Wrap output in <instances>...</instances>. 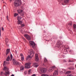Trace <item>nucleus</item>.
<instances>
[{"mask_svg": "<svg viewBox=\"0 0 76 76\" xmlns=\"http://www.w3.org/2000/svg\"><path fill=\"white\" fill-rule=\"evenodd\" d=\"M3 70L5 71V72L4 73V75H5V76H7V75L9 74V71L8 70V68H7V66H4Z\"/></svg>", "mask_w": 76, "mask_h": 76, "instance_id": "f257e3e1", "label": "nucleus"}, {"mask_svg": "<svg viewBox=\"0 0 76 76\" xmlns=\"http://www.w3.org/2000/svg\"><path fill=\"white\" fill-rule=\"evenodd\" d=\"M31 64L30 63H26L25 64V68L26 69H29L31 68V66L30 65Z\"/></svg>", "mask_w": 76, "mask_h": 76, "instance_id": "f03ea898", "label": "nucleus"}, {"mask_svg": "<svg viewBox=\"0 0 76 76\" xmlns=\"http://www.w3.org/2000/svg\"><path fill=\"white\" fill-rule=\"evenodd\" d=\"M29 42L30 45L32 46V48L34 49L35 48V45H36L35 43L32 41H30Z\"/></svg>", "mask_w": 76, "mask_h": 76, "instance_id": "7ed1b4c3", "label": "nucleus"}, {"mask_svg": "<svg viewBox=\"0 0 76 76\" xmlns=\"http://www.w3.org/2000/svg\"><path fill=\"white\" fill-rule=\"evenodd\" d=\"M24 36L25 37V38H26L27 39H28V40L29 41L31 40V37H30V36L29 35L27 34H25L24 35Z\"/></svg>", "mask_w": 76, "mask_h": 76, "instance_id": "20e7f679", "label": "nucleus"}, {"mask_svg": "<svg viewBox=\"0 0 76 76\" xmlns=\"http://www.w3.org/2000/svg\"><path fill=\"white\" fill-rule=\"evenodd\" d=\"M19 0H16L14 2V5L15 7H17L19 6Z\"/></svg>", "mask_w": 76, "mask_h": 76, "instance_id": "39448f33", "label": "nucleus"}, {"mask_svg": "<svg viewBox=\"0 0 76 76\" xmlns=\"http://www.w3.org/2000/svg\"><path fill=\"white\" fill-rule=\"evenodd\" d=\"M47 70V69L43 68H41V69H40V71L41 72H42V73H45Z\"/></svg>", "mask_w": 76, "mask_h": 76, "instance_id": "423d86ee", "label": "nucleus"}, {"mask_svg": "<svg viewBox=\"0 0 76 76\" xmlns=\"http://www.w3.org/2000/svg\"><path fill=\"white\" fill-rule=\"evenodd\" d=\"M57 47H58V48H60V45H61L62 44H63V42H61V41H59L58 42L57 44Z\"/></svg>", "mask_w": 76, "mask_h": 76, "instance_id": "0eeeda50", "label": "nucleus"}, {"mask_svg": "<svg viewBox=\"0 0 76 76\" xmlns=\"http://www.w3.org/2000/svg\"><path fill=\"white\" fill-rule=\"evenodd\" d=\"M12 62L15 65H17L19 63L17 61H16V60L15 59H12Z\"/></svg>", "mask_w": 76, "mask_h": 76, "instance_id": "6e6552de", "label": "nucleus"}, {"mask_svg": "<svg viewBox=\"0 0 76 76\" xmlns=\"http://www.w3.org/2000/svg\"><path fill=\"white\" fill-rule=\"evenodd\" d=\"M28 52L30 53L31 55H32V56H34V51L32 50V49L28 51Z\"/></svg>", "mask_w": 76, "mask_h": 76, "instance_id": "1a4fd4ad", "label": "nucleus"}, {"mask_svg": "<svg viewBox=\"0 0 76 76\" xmlns=\"http://www.w3.org/2000/svg\"><path fill=\"white\" fill-rule=\"evenodd\" d=\"M56 69V67L54 66H52V67H50V69H48V72H52V70H54Z\"/></svg>", "mask_w": 76, "mask_h": 76, "instance_id": "9d476101", "label": "nucleus"}, {"mask_svg": "<svg viewBox=\"0 0 76 76\" xmlns=\"http://www.w3.org/2000/svg\"><path fill=\"white\" fill-rule=\"evenodd\" d=\"M35 60L37 61H38L39 60V58H38V54H36L35 56Z\"/></svg>", "mask_w": 76, "mask_h": 76, "instance_id": "9b49d317", "label": "nucleus"}, {"mask_svg": "<svg viewBox=\"0 0 76 76\" xmlns=\"http://www.w3.org/2000/svg\"><path fill=\"white\" fill-rule=\"evenodd\" d=\"M19 24L21 25V27H24L25 26V25L23 24V22L21 21H19Z\"/></svg>", "mask_w": 76, "mask_h": 76, "instance_id": "f8f14e48", "label": "nucleus"}, {"mask_svg": "<svg viewBox=\"0 0 76 76\" xmlns=\"http://www.w3.org/2000/svg\"><path fill=\"white\" fill-rule=\"evenodd\" d=\"M23 70H24V67L23 66H22L20 67V71L21 72H23Z\"/></svg>", "mask_w": 76, "mask_h": 76, "instance_id": "ddd939ff", "label": "nucleus"}, {"mask_svg": "<svg viewBox=\"0 0 76 76\" xmlns=\"http://www.w3.org/2000/svg\"><path fill=\"white\" fill-rule=\"evenodd\" d=\"M57 75H58V71H55L53 76H57Z\"/></svg>", "mask_w": 76, "mask_h": 76, "instance_id": "4468645a", "label": "nucleus"}, {"mask_svg": "<svg viewBox=\"0 0 76 76\" xmlns=\"http://www.w3.org/2000/svg\"><path fill=\"white\" fill-rule=\"evenodd\" d=\"M9 64V62L7 61H4V63H3V66H6L7 64Z\"/></svg>", "mask_w": 76, "mask_h": 76, "instance_id": "2eb2a0df", "label": "nucleus"}, {"mask_svg": "<svg viewBox=\"0 0 76 76\" xmlns=\"http://www.w3.org/2000/svg\"><path fill=\"white\" fill-rule=\"evenodd\" d=\"M20 56H21V60L22 61H23V60H24V57L23 56V55L21 53L20 54Z\"/></svg>", "mask_w": 76, "mask_h": 76, "instance_id": "dca6fc26", "label": "nucleus"}, {"mask_svg": "<svg viewBox=\"0 0 76 76\" xmlns=\"http://www.w3.org/2000/svg\"><path fill=\"white\" fill-rule=\"evenodd\" d=\"M39 66L38 65V64L37 63H34V66L35 67H37Z\"/></svg>", "mask_w": 76, "mask_h": 76, "instance_id": "f3484780", "label": "nucleus"}, {"mask_svg": "<svg viewBox=\"0 0 76 76\" xmlns=\"http://www.w3.org/2000/svg\"><path fill=\"white\" fill-rule=\"evenodd\" d=\"M20 15L21 16H23V15H24V14H23V10H20Z\"/></svg>", "mask_w": 76, "mask_h": 76, "instance_id": "a211bd4d", "label": "nucleus"}, {"mask_svg": "<svg viewBox=\"0 0 76 76\" xmlns=\"http://www.w3.org/2000/svg\"><path fill=\"white\" fill-rule=\"evenodd\" d=\"M17 19L18 20L17 21L18 24L19 25V16H17Z\"/></svg>", "mask_w": 76, "mask_h": 76, "instance_id": "6ab92c4d", "label": "nucleus"}, {"mask_svg": "<svg viewBox=\"0 0 76 76\" xmlns=\"http://www.w3.org/2000/svg\"><path fill=\"white\" fill-rule=\"evenodd\" d=\"M10 51V50L9 49H7L6 50V55L7 56L8 54H9V52Z\"/></svg>", "mask_w": 76, "mask_h": 76, "instance_id": "aec40b11", "label": "nucleus"}, {"mask_svg": "<svg viewBox=\"0 0 76 76\" xmlns=\"http://www.w3.org/2000/svg\"><path fill=\"white\" fill-rule=\"evenodd\" d=\"M32 57H31V56L30 55H29L28 56H27L26 58V60H28V58H32Z\"/></svg>", "mask_w": 76, "mask_h": 76, "instance_id": "412c9836", "label": "nucleus"}, {"mask_svg": "<svg viewBox=\"0 0 76 76\" xmlns=\"http://www.w3.org/2000/svg\"><path fill=\"white\" fill-rule=\"evenodd\" d=\"M9 60H10V57H9V56H8L7 57V58L6 60V61H9Z\"/></svg>", "mask_w": 76, "mask_h": 76, "instance_id": "4be33fe9", "label": "nucleus"}, {"mask_svg": "<svg viewBox=\"0 0 76 76\" xmlns=\"http://www.w3.org/2000/svg\"><path fill=\"white\" fill-rule=\"evenodd\" d=\"M9 41V39L7 38H6L5 39V42L6 45H7V42Z\"/></svg>", "mask_w": 76, "mask_h": 76, "instance_id": "5701e85b", "label": "nucleus"}, {"mask_svg": "<svg viewBox=\"0 0 76 76\" xmlns=\"http://www.w3.org/2000/svg\"><path fill=\"white\" fill-rule=\"evenodd\" d=\"M72 21H70L69 23H68L69 25L70 26H72Z\"/></svg>", "mask_w": 76, "mask_h": 76, "instance_id": "b1692460", "label": "nucleus"}, {"mask_svg": "<svg viewBox=\"0 0 76 76\" xmlns=\"http://www.w3.org/2000/svg\"><path fill=\"white\" fill-rule=\"evenodd\" d=\"M69 1H70V0H66L64 1V2L65 3H67Z\"/></svg>", "mask_w": 76, "mask_h": 76, "instance_id": "393cba45", "label": "nucleus"}, {"mask_svg": "<svg viewBox=\"0 0 76 76\" xmlns=\"http://www.w3.org/2000/svg\"><path fill=\"white\" fill-rule=\"evenodd\" d=\"M4 75H5V74L3 72H1V76H4Z\"/></svg>", "mask_w": 76, "mask_h": 76, "instance_id": "a878e982", "label": "nucleus"}, {"mask_svg": "<svg viewBox=\"0 0 76 76\" xmlns=\"http://www.w3.org/2000/svg\"><path fill=\"white\" fill-rule=\"evenodd\" d=\"M71 73V71H68L66 72V74H69V73Z\"/></svg>", "mask_w": 76, "mask_h": 76, "instance_id": "bb28decb", "label": "nucleus"}, {"mask_svg": "<svg viewBox=\"0 0 76 76\" xmlns=\"http://www.w3.org/2000/svg\"><path fill=\"white\" fill-rule=\"evenodd\" d=\"M41 76H48V75L45 74H43L41 75Z\"/></svg>", "mask_w": 76, "mask_h": 76, "instance_id": "cd10ccee", "label": "nucleus"}, {"mask_svg": "<svg viewBox=\"0 0 76 76\" xmlns=\"http://www.w3.org/2000/svg\"><path fill=\"white\" fill-rule=\"evenodd\" d=\"M47 60L46 58H44V62H47Z\"/></svg>", "mask_w": 76, "mask_h": 76, "instance_id": "c85d7f7f", "label": "nucleus"}, {"mask_svg": "<svg viewBox=\"0 0 76 76\" xmlns=\"http://www.w3.org/2000/svg\"><path fill=\"white\" fill-rule=\"evenodd\" d=\"M18 14L15 13L14 14V17H16V16H18Z\"/></svg>", "mask_w": 76, "mask_h": 76, "instance_id": "c756f323", "label": "nucleus"}, {"mask_svg": "<svg viewBox=\"0 0 76 76\" xmlns=\"http://www.w3.org/2000/svg\"><path fill=\"white\" fill-rule=\"evenodd\" d=\"M73 28L74 29H76V25L75 24H74L73 25Z\"/></svg>", "mask_w": 76, "mask_h": 76, "instance_id": "7c9ffc66", "label": "nucleus"}, {"mask_svg": "<svg viewBox=\"0 0 76 76\" xmlns=\"http://www.w3.org/2000/svg\"><path fill=\"white\" fill-rule=\"evenodd\" d=\"M68 69H69V70H73V68L72 67H70L68 68Z\"/></svg>", "mask_w": 76, "mask_h": 76, "instance_id": "2f4dec72", "label": "nucleus"}, {"mask_svg": "<svg viewBox=\"0 0 76 76\" xmlns=\"http://www.w3.org/2000/svg\"><path fill=\"white\" fill-rule=\"evenodd\" d=\"M31 69H29L28 71V74L29 75L30 73H31Z\"/></svg>", "mask_w": 76, "mask_h": 76, "instance_id": "473e14b6", "label": "nucleus"}, {"mask_svg": "<svg viewBox=\"0 0 76 76\" xmlns=\"http://www.w3.org/2000/svg\"><path fill=\"white\" fill-rule=\"evenodd\" d=\"M1 31H4V28H3V27H2L1 28Z\"/></svg>", "mask_w": 76, "mask_h": 76, "instance_id": "72a5a7b5", "label": "nucleus"}, {"mask_svg": "<svg viewBox=\"0 0 76 76\" xmlns=\"http://www.w3.org/2000/svg\"><path fill=\"white\" fill-rule=\"evenodd\" d=\"M22 1H23V0H20V3L21 4H22Z\"/></svg>", "mask_w": 76, "mask_h": 76, "instance_id": "f704fd0d", "label": "nucleus"}, {"mask_svg": "<svg viewBox=\"0 0 76 76\" xmlns=\"http://www.w3.org/2000/svg\"><path fill=\"white\" fill-rule=\"evenodd\" d=\"M7 20H9V16L7 15Z\"/></svg>", "mask_w": 76, "mask_h": 76, "instance_id": "c9c22d12", "label": "nucleus"}, {"mask_svg": "<svg viewBox=\"0 0 76 76\" xmlns=\"http://www.w3.org/2000/svg\"><path fill=\"white\" fill-rule=\"evenodd\" d=\"M1 27L0 26V37L1 36Z\"/></svg>", "mask_w": 76, "mask_h": 76, "instance_id": "e433bc0d", "label": "nucleus"}, {"mask_svg": "<svg viewBox=\"0 0 76 76\" xmlns=\"http://www.w3.org/2000/svg\"><path fill=\"white\" fill-rule=\"evenodd\" d=\"M12 54H11L10 55V58H11V60H12Z\"/></svg>", "mask_w": 76, "mask_h": 76, "instance_id": "4c0bfd02", "label": "nucleus"}, {"mask_svg": "<svg viewBox=\"0 0 76 76\" xmlns=\"http://www.w3.org/2000/svg\"><path fill=\"white\" fill-rule=\"evenodd\" d=\"M67 76H73V75L72 74H70V75H67Z\"/></svg>", "mask_w": 76, "mask_h": 76, "instance_id": "58836bf2", "label": "nucleus"}, {"mask_svg": "<svg viewBox=\"0 0 76 76\" xmlns=\"http://www.w3.org/2000/svg\"><path fill=\"white\" fill-rule=\"evenodd\" d=\"M17 11L18 12V13H19V10H18Z\"/></svg>", "mask_w": 76, "mask_h": 76, "instance_id": "ea45409f", "label": "nucleus"}, {"mask_svg": "<svg viewBox=\"0 0 76 76\" xmlns=\"http://www.w3.org/2000/svg\"><path fill=\"white\" fill-rule=\"evenodd\" d=\"M69 62H72V61L70 60H69Z\"/></svg>", "mask_w": 76, "mask_h": 76, "instance_id": "a19ab883", "label": "nucleus"}, {"mask_svg": "<svg viewBox=\"0 0 76 76\" xmlns=\"http://www.w3.org/2000/svg\"><path fill=\"white\" fill-rule=\"evenodd\" d=\"M11 76H15V75H14L12 74Z\"/></svg>", "mask_w": 76, "mask_h": 76, "instance_id": "79ce46f5", "label": "nucleus"}, {"mask_svg": "<svg viewBox=\"0 0 76 76\" xmlns=\"http://www.w3.org/2000/svg\"><path fill=\"white\" fill-rule=\"evenodd\" d=\"M66 48L67 49H69V47H68V48Z\"/></svg>", "mask_w": 76, "mask_h": 76, "instance_id": "37998d69", "label": "nucleus"}, {"mask_svg": "<svg viewBox=\"0 0 76 76\" xmlns=\"http://www.w3.org/2000/svg\"><path fill=\"white\" fill-rule=\"evenodd\" d=\"M22 19L21 17L20 18V19Z\"/></svg>", "mask_w": 76, "mask_h": 76, "instance_id": "c03bdc74", "label": "nucleus"}, {"mask_svg": "<svg viewBox=\"0 0 76 76\" xmlns=\"http://www.w3.org/2000/svg\"><path fill=\"white\" fill-rule=\"evenodd\" d=\"M10 1H12V0H10Z\"/></svg>", "mask_w": 76, "mask_h": 76, "instance_id": "a18cd8bd", "label": "nucleus"}, {"mask_svg": "<svg viewBox=\"0 0 76 76\" xmlns=\"http://www.w3.org/2000/svg\"><path fill=\"white\" fill-rule=\"evenodd\" d=\"M64 71V72H65V71Z\"/></svg>", "mask_w": 76, "mask_h": 76, "instance_id": "49530a36", "label": "nucleus"}, {"mask_svg": "<svg viewBox=\"0 0 76 76\" xmlns=\"http://www.w3.org/2000/svg\"><path fill=\"white\" fill-rule=\"evenodd\" d=\"M66 51H67V50H66Z\"/></svg>", "mask_w": 76, "mask_h": 76, "instance_id": "de8ad7c7", "label": "nucleus"}, {"mask_svg": "<svg viewBox=\"0 0 76 76\" xmlns=\"http://www.w3.org/2000/svg\"><path fill=\"white\" fill-rule=\"evenodd\" d=\"M2 1H3V0H2Z\"/></svg>", "mask_w": 76, "mask_h": 76, "instance_id": "09e8293b", "label": "nucleus"}, {"mask_svg": "<svg viewBox=\"0 0 76 76\" xmlns=\"http://www.w3.org/2000/svg\"><path fill=\"white\" fill-rule=\"evenodd\" d=\"M18 57V58H19V57Z\"/></svg>", "mask_w": 76, "mask_h": 76, "instance_id": "8fccbe9b", "label": "nucleus"}, {"mask_svg": "<svg viewBox=\"0 0 76 76\" xmlns=\"http://www.w3.org/2000/svg\"><path fill=\"white\" fill-rule=\"evenodd\" d=\"M46 41H47V40H46Z\"/></svg>", "mask_w": 76, "mask_h": 76, "instance_id": "3c124183", "label": "nucleus"}]
</instances>
